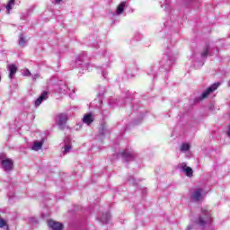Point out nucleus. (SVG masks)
<instances>
[{
  "instance_id": "25",
  "label": "nucleus",
  "mask_w": 230,
  "mask_h": 230,
  "mask_svg": "<svg viewBox=\"0 0 230 230\" xmlns=\"http://www.w3.org/2000/svg\"><path fill=\"white\" fill-rule=\"evenodd\" d=\"M39 78H40V74H35V75H32V80H39Z\"/></svg>"
},
{
  "instance_id": "26",
  "label": "nucleus",
  "mask_w": 230,
  "mask_h": 230,
  "mask_svg": "<svg viewBox=\"0 0 230 230\" xmlns=\"http://www.w3.org/2000/svg\"><path fill=\"white\" fill-rule=\"evenodd\" d=\"M186 230H193V225H189Z\"/></svg>"
},
{
  "instance_id": "22",
  "label": "nucleus",
  "mask_w": 230,
  "mask_h": 230,
  "mask_svg": "<svg viewBox=\"0 0 230 230\" xmlns=\"http://www.w3.org/2000/svg\"><path fill=\"white\" fill-rule=\"evenodd\" d=\"M101 134H102V136L105 135V134H109V129L107 128V127L102 126Z\"/></svg>"
},
{
  "instance_id": "15",
  "label": "nucleus",
  "mask_w": 230,
  "mask_h": 230,
  "mask_svg": "<svg viewBox=\"0 0 230 230\" xmlns=\"http://www.w3.org/2000/svg\"><path fill=\"white\" fill-rule=\"evenodd\" d=\"M28 43V40H26V37L24 36V34H21L19 36V46H21V48H24V46H26V44Z\"/></svg>"
},
{
  "instance_id": "16",
  "label": "nucleus",
  "mask_w": 230,
  "mask_h": 230,
  "mask_svg": "<svg viewBox=\"0 0 230 230\" xmlns=\"http://www.w3.org/2000/svg\"><path fill=\"white\" fill-rule=\"evenodd\" d=\"M15 6V0H9L5 8H6V13H10V11L13 9Z\"/></svg>"
},
{
  "instance_id": "6",
  "label": "nucleus",
  "mask_w": 230,
  "mask_h": 230,
  "mask_svg": "<svg viewBox=\"0 0 230 230\" xmlns=\"http://www.w3.org/2000/svg\"><path fill=\"white\" fill-rule=\"evenodd\" d=\"M67 114L66 113H59L56 117V123L59 127V128L64 129L66 127V123H67Z\"/></svg>"
},
{
  "instance_id": "1",
  "label": "nucleus",
  "mask_w": 230,
  "mask_h": 230,
  "mask_svg": "<svg viewBox=\"0 0 230 230\" xmlns=\"http://www.w3.org/2000/svg\"><path fill=\"white\" fill-rule=\"evenodd\" d=\"M177 55H179L177 50L173 49V48L168 47L165 49V58H163L160 62L161 66H172V64L177 60Z\"/></svg>"
},
{
  "instance_id": "28",
  "label": "nucleus",
  "mask_w": 230,
  "mask_h": 230,
  "mask_svg": "<svg viewBox=\"0 0 230 230\" xmlns=\"http://www.w3.org/2000/svg\"><path fill=\"white\" fill-rule=\"evenodd\" d=\"M6 230H10V229L7 227Z\"/></svg>"
},
{
  "instance_id": "13",
  "label": "nucleus",
  "mask_w": 230,
  "mask_h": 230,
  "mask_svg": "<svg viewBox=\"0 0 230 230\" xmlns=\"http://www.w3.org/2000/svg\"><path fill=\"white\" fill-rule=\"evenodd\" d=\"M94 121V119L93 118V115L91 113H87L83 118V122L86 125H91V123Z\"/></svg>"
},
{
  "instance_id": "11",
  "label": "nucleus",
  "mask_w": 230,
  "mask_h": 230,
  "mask_svg": "<svg viewBox=\"0 0 230 230\" xmlns=\"http://www.w3.org/2000/svg\"><path fill=\"white\" fill-rule=\"evenodd\" d=\"M9 71V78L10 80H13V78L15 76V73H17V66L11 64L7 66Z\"/></svg>"
},
{
  "instance_id": "3",
  "label": "nucleus",
  "mask_w": 230,
  "mask_h": 230,
  "mask_svg": "<svg viewBox=\"0 0 230 230\" xmlns=\"http://www.w3.org/2000/svg\"><path fill=\"white\" fill-rule=\"evenodd\" d=\"M0 164H2L4 172H12V170H13V161L5 158L3 155H0Z\"/></svg>"
},
{
  "instance_id": "20",
  "label": "nucleus",
  "mask_w": 230,
  "mask_h": 230,
  "mask_svg": "<svg viewBox=\"0 0 230 230\" xmlns=\"http://www.w3.org/2000/svg\"><path fill=\"white\" fill-rule=\"evenodd\" d=\"M208 55H209V46H207L202 53H201V58H206V57H208Z\"/></svg>"
},
{
  "instance_id": "23",
  "label": "nucleus",
  "mask_w": 230,
  "mask_h": 230,
  "mask_svg": "<svg viewBox=\"0 0 230 230\" xmlns=\"http://www.w3.org/2000/svg\"><path fill=\"white\" fill-rule=\"evenodd\" d=\"M22 75H23V76H31V72H30V69L25 68V69L22 71Z\"/></svg>"
},
{
  "instance_id": "5",
  "label": "nucleus",
  "mask_w": 230,
  "mask_h": 230,
  "mask_svg": "<svg viewBox=\"0 0 230 230\" xmlns=\"http://www.w3.org/2000/svg\"><path fill=\"white\" fill-rule=\"evenodd\" d=\"M178 170H180V172L181 173H184L186 175V177H189V178L193 177V169L191 167L188 166V164L186 163L179 164Z\"/></svg>"
},
{
  "instance_id": "8",
  "label": "nucleus",
  "mask_w": 230,
  "mask_h": 230,
  "mask_svg": "<svg viewBox=\"0 0 230 230\" xmlns=\"http://www.w3.org/2000/svg\"><path fill=\"white\" fill-rule=\"evenodd\" d=\"M121 156L125 161H134L136 157V153L130 149H126L121 153Z\"/></svg>"
},
{
  "instance_id": "27",
  "label": "nucleus",
  "mask_w": 230,
  "mask_h": 230,
  "mask_svg": "<svg viewBox=\"0 0 230 230\" xmlns=\"http://www.w3.org/2000/svg\"><path fill=\"white\" fill-rule=\"evenodd\" d=\"M62 0H56V3H60Z\"/></svg>"
},
{
  "instance_id": "10",
  "label": "nucleus",
  "mask_w": 230,
  "mask_h": 230,
  "mask_svg": "<svg viewBox=\"0 0 230 230\" xmlns=\"http://www.w3.org/2000/svg\"><path fill=\"white\" fill-rule=\"evenodd\" d=\"M48 100V92H43L40 97L35 101V107H39L40 103Z\"/></svg>"
},
{
  "instance_id": "9",
  "label": "nucleus",
  "mask_w": 230,
  "mask_h": 230,
  "mask_svg": "<svg viewBox=\"0 0 230 230\" xmlns=\"http://www.w3.org/2000/svg\"><path fill=\"white\" fill-rule=\"evenodd\" d=\"M49 227L52 230H62L64 229V226L59 222H56L53 220L49 221Z\"/></svg>"
},
{
  "instance_id": "12",
  "label": "nucleus",
  "mask_w": 230,
  "mask_h": 230,
  "mask_svg": "<svg viewBox=\"0 0 230 230\" xmlns=\"http://www.w3.org/2000/svg\"><path fill=\"white\" fill-rule=\"evenodd\" d=\"M42 145H44V141H34L31 149L35 152H39V150L42 149Z\"/></svg>"
},
{
  "instance_id": "14",
  "label": "nucleus",
  "mask_w": 230,
  "mask_h": 230,
  "mask_svg": "<svg viewBox=\"0 0 230 230\" xmlns=\"http://www.w3.org/2000/svg\"><path fill=\"white\" fill-rule=\"evenodd\" d=\"M100 222L102 224H109L111 220V214L109 212L103 214L101 217H99Z\"/></svg>"
},
{
  "instance_id": "24",
  "label": "nucleus",
  "mask_w": 230,
  "mask_h": 230,
  "mask_svg": "<svg viewBox=\"0 0 230 230\" xmlns=\"http://www.w3.org/2000/svg\"><path fill=\"white\" fill-rule=\"evenodd\" d=\"M0 227L3 228V227H8V225L6 224V221L3 218H0Z\"/></svg>"
},
{
  "instance_id": "2",
  "label": "nucleus",
  "mask_w": 230,
  "mask_h": 230,
  "mask_svg": "<svg viewBox=\"0 0 230 230\" xmlns=\"http://www.w3.org/2000/svg\"><path fill=\"white\" fill-rule=\"evenodd\" d=\"M211 212L206 208H202L199 219L196 220V224L200 227H206V226L211 224Z\"/></svg>"
},
{
  "instance_id": "18",
  "label": "nucleus",
  "mask_w": 230,
  "mask_h": 230,
  "mask_svg": "<svg viewBox=\"0 0 230 230\" xmlns=\"http://www.w3.org/2000/svg\"><path fill=\"white\" fill-rule=\"evenodd\" d=\"M125 4H127L126 2H122L118 7H117V11L116 13L117 15H121L122 12H125Z\"/></svg>"
},
{
  "instance_id": "19",
  "label": "nucleus",
  "mask_w": 230,
  "mask_h": 230,
  "mask_svg": "<svg viewBox=\"0 0 230 230\" xmlns=\"http://www.w3.org/2000/svg\"><path fill=\"white\" fill-rule=\"evenodd\" d=\"M61 90H63V93L65 94H68L69 96H71L73 93H75V90L67 87L66 85H64L63 87H61Z\"/></svg>"
},
{
  "instance_id": "7",
  "label": "nucleus",
  "mask_w": 230,
  "mask_h": 230,
  "mask_svg": "<svg viewBox=\"0 0 230 230\" xmlns=\"http://www.w3.org/2000/svg\"><path fill=\"white\" fill-rule=\"evenodd\" d=\"M191 199L195 202H199V200H202L204 199V190L202 188H195L191 192Z\"/></svg>"
},
{
  "instance_id": "17",
  "label": "nucleus",
  "mask_w": 230,
  "mask_h": 230,
  "mask_svg": "<svg viewBox=\"0 0 230 230\" xmlns=\"http://www.w3.org/2000/svg\"><path fill=\"white\" fill-rule=\"evenodd\" d=\"M191 148V146H190L189 143H182L180 146V150L181 152H182L183 154L188 152V150H190Z\"/></svg>"
},
{
  "instance_id": "4",
  "label": "nucleus",
  "mask_w": 230,
  "mask_h": 230,
  "mask_svg": "<svg viewBox=\"0 0 230 230\" xmlns=\"http://www.w3.org/2000/svg\"><path fill=\"white\" fill-rule=\"evenodd\" d=\"M218 87H220V83L213 84L201 93V95L199 97V100H206V98H208L209 94H213V93H215V91H217Z\"/></svg>"
},
{
  "instance_id": "21",
  "label": "nucleus",
  "mask_w": 230,
  "mask_h": 230,
  "mask_svg": "<svg viewBox=\"0 0 230 230\" xmlns=\"http://www.w3.org/2000/svg\"><path fill=\"white\" fill-rule=\"evenodd\" d=\"M70 152H71V145L65 144L63 154L66 155V154H69Z\"/></svg>"
}]
</instances>
